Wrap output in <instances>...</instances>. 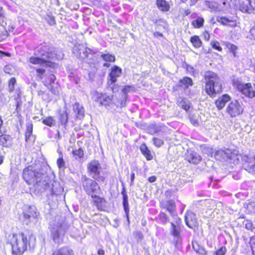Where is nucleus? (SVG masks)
<instances>
[{"label":"nucleus","instance_id":"8fccbe9b","mask_svg":"<svg viewBox=\"0 0 255 255\" xmlns=\"http://www.w3.org/2000/svg\"><path fill=\"white\" fill-rule=\"evenodd\" d=\"M227 252L225 246H222L218 249L215 253L216 255H225Z\"/></svg>","mask_w":255,"mask_h":255},{"label":"nucleus","instance_id":"338daca9","mask_svg":"<svg viewBox=\"0 0 255 255\" xmlns=\"http://www.w3.org/2000/svg\"><path fill=\"white\" fill-rule=\"evenodd\" d=\"M250 33L253 37L255 39V26L251 28L250 30Z\"/></svg>","mask_w":255,"mask_h":255},{"label":"nucleus","instance_id":"c85d7f7f","mask_svg":"<svg viewBox=\"0 0 255 255\" xmlns=\"http://www.w3.org/2000/svg\"><path fill=\"white\" fill-rule=\"evenodd\" d=\"M26 131L25 133V141L27 142L30 139L33 132V125L32 122L29 121L26 124Z\"/></svg>","mask_w":255,"mask_h":255},{"label":"nucleus","instance_id":"4468645a","mask_svg":"<svg viewBox=\"0 0 255 255\" xmlns=\"http://www.w3.org/2000/svg\"><path fill=\"white\" fill-rule=\"evenodd\" d=\"M163 208L166 209L170 215V216L174 219L179 220V218L178 217L176 212V205L175 202L172 200L167 201L163 205Z\"/></svg>","mask_w":255,"mask_h":255},{"label":"nucleus","instance_id":"f3484780","mask_svg":"<svg viewBox=\"0 0 255 255\" xmlns=\"http://www.w3.org/2000/svg\"><path fill=\"white\" fill-rule=\"evenodd\" d=\"M185 222L190 228H194L197 225L196 215L191 211H187L185 215Z\"/></svg>","mask_w":255,"mask_h":255},{"label":"nucleus","instance_id":"49530a36","mask_svg":"<svg viewBox=\"0 0 255 255\" xmlns=\"http://www.w3.org/2000/svg\"><path fill=\"white\" fill-rule=\"evenodd\" d=\"M159 218L160 221L163 223V224H166L169 222V217L167 216V215L161 212L159 214Z\"/></svg>","mask_w":255,"mask_h":255},{"label":"nucleus","instance_id":"9b49d317","mask_svg":"<svg viewBox=\"0 0 255 255\" xmlns=\"http://www.w3.org/2000/svg\"><path fill=\"white\" fill-rule=\"evenodd\" d=\"M242 105V103L237 100L232 101L227 107L226 111L231 117H236L243 113V108Z\"/></svg>","mask_w":255,"mask_h":255},{"label":"nucleus","instance_id":"a211bd4d","mask_svg":"<svg viewBox=\"0 0 255 255\" xmlns=\"http://www.w3.org/2000/svg\"><path fill=\"white\" fill-rule=\"evenodd\" d=\"M122 69L117 66H114L111 69V71L109 74L110 85L114 84L117 81V78L120 77L122 75Z\"/></svg>","mask_w":255,"mask_h":255},{"label":"nucleus","instance_id":"412c9836","mask_svg":"<svg viewBox=\"0 0 255 255\" xmlns=\"http://www.w3.org/2000/svg\"><path fill=\"white\" fill-rule=\"evenodd\" d=\"M241 92L243 94L249 98L255 97V90L252 87L251 83H248L243 86L241 89Z\"/></svg>","mask_w":255,"mask_h":255},{"label":"nucleus","instance_id":"dca6fc26","mask_svg":"<svg viewBox=\"0 0 255 255\" xmlns=\"http://www.w3.org/2000/svg\"><path fill=\"white\" fill-rule=\"evenodd\" d=\"M240 9L245 12L255 13V0H245L240 6Z\"/></svg>","mask_w":255,"mask_h":255},{"label":"nucleus","instance_id":"4d7b16f0","mask_svg":"<svg viewBox=\"0 0 255 255\" xmlns=\"http://www.w3.org/2000/svg\"><path fill=\"white\" fill-rule=\"evenodd\" d=\"M8 35V33L7 30H5L2 31L0 34V42L3 41L5 40Z\"/></svg>","mask_w":255,"mask_h":255},{"label":"nucleus","instance_id":"a878e982","mask_svg":"<svg viewBox=\"0 0 255 255\" xmlns=\"http://www.w3.org/2000/svg\"><path fill=\"white\" fill-rule=\"evenodd\" d=\"M52 255H74V253L69 248L64 247L55 251Z\"/></svg>","mask_w":255,"mask_h":255},{"label":"nucleus","instance_id":"f8f14e48","mask_svg":"<svg viewBox=\"0 0 255 255\" xmlns=\"http://www.w3.org/2000/svg\"><path fill=\"white\" fill-rule=\"evenodd\" d=\"M242 159L243 167L249 173L255 174V158L244 155Z\"/></svg>","mask_w":255,"mask_h":255},{"label":"nucleus","instance_id":"3c124183","mask_svg":"<svg viewBox=\"0 0 255 255\" xmlns=\"http://www.w3.org/2000/svg\"><path fill=\"white\" fill-rule=\"evenodd\" d=\"M37 76L42 79L45 73V70L43 68H37L35 69Z\"/></svg>","mask_w":255,"mask_h":255},{"label":"nucleus","instance_id":"bf43d9fd","mask_svg":"<svg viewBox=\"0 0 255 255\" xmlns=\"http://www.w3.org/2000/svg\"><path fill=\"white\" fill-rule=\"evenodd\" d=\"M48 89L54 95H57L58 94V90L57 87H54V85H51V86L47 87Z\"/></svg>","mask_w":255,"mask_h":255},{"label":"nucleus","instance_id":"4c0bfd02","mask_svg":"<svg viewBox=\"0 0 255 255\" xmlns=\"http://www.w3.org/2000/svg\"><path fill=\"white\" fill-rule=\"evenodd\" d=\"M11 137L9 135L2 134L0 135V144L4 147H7V142L10 141Z\"/></svg>","mask_w":255,"mask_h":255},{"label":"nucleus","instance_id":"20e7f679","mask_svg":"<svg viewBox=\"0 0 255 255\" xmlns=\"http://www.w3.org/2000/svg\"><path fill=\"white\" fill-rule=\"evenodd\" d=\"M203 76L205 92L210 97H215L222 91V84L220 77L211 71H206Z\"/></svg>","mask_w":255,"mask_h":255},{"label":"nucleus","instance_id":"f03ea898","mask_svg":"<svg viewBox=\"0 0 255 255\" xmlns=\"http://www.w3.org/2000/svg\"><path fill=\"white\" fill-rule=\"evenodd\" d=\"M23 178L29 185L34 186L35 192L41 194L50 187V179L47 174L28 167L23 171Z\"/></svg>","mask_w":255,"mask_h":255},{"label":"nucleus","instance_id":"e2e57ef3","mask_svg":"<svg viewBox=\"0 0 255 255\" xmlns=\"http://www.w3.org/2000/svg\"><path fill=\"white\" fill-rule=\"evenodd\" d=\"M4 56H10V54L8 52H3L0 50V58H2Z\"/></svg>","mask_w":255,"mask_h":255},{"label":"nucleus","instance_id":"aec40b11","mask_svg":"<svg viewBox=\"0 0 255 255\" xmlns=\"http://www.w3.org/2000/svg\"><path fill=\"white\" fill-rule=\"evenodd\" d=\"M231 154L229 150L226 151L220 149L215 151V158L218 160H226L231 158Z\"/></svg>","mask_w":255,"mask_h":255},{"label":"nucleus","instance_id":"0e129e2a","mask_svg":"<svg viewBox=\"0 0 255 255\" xmlns=\"http://www.w3.org/2000/svg\"><path fill=\"white\" fill-rule=\"evenodd\" d=\"M210 34L207 31H205L203 32V37L205 40L208 41L210 39Z\"/></svg>","mask_w":255,"mask_h":255},{"label":"nucleus","instance_id":"6e6552de","mask_svg":"<svg viewBox=\"0 0 255 255\" xmlns=\"http://www.w3.org/2000/svg\"><path fill=\"white\" fill-rule=\"evenodd\" d=\"M39 216V213L34 206H26L23 212V223L27 226L33 225Z\"/></svg>","mask_w":255,"mask_h":255},{"label":"nucleus","instance_id":"e433bc0d","mask_svg":"<svg viewBox=\"0 0 255 255\" xmlns=\"http://www.w3.org/2000/svg\"><path fill=\"white\" fill-rule=\"evenodd\" d=\"M178 106L187 111L190 108V102L186 99H181L178 102Z\"/></svg>","mask_w":255,"mask_h":255},{"label":"nucleus","instance_id":"5701e85b","mask_svg":"<svg viewBox=\"0 0 255 255\" xmlns=\"http://www.w3.org/2000/svg\"><path fill=\"white\" fill-rule=\"evenodd\" d=\"M58 124L66 128L68 121V114L65 111H59L58 115Z\"/></svg>","mask_w":255,"mask_h":255},{"label":"nucleus","instance_id":"1a4fd4ad","mask_svg":"<svg viewBox=\"0 0 255 255\" xmlns=\"http://www.w3.org/2000/svg\"><path fill=\"white\" fill-rule=\"evenodd\" d=\"M101 166L98 160L91 161L88 165L87 170L90 175L95 180L104 182L105 177L100 175Z\"/></svg>","mask_w":255,"mask_h":255},{"label":"nucleus","instance_id":"de8ad7c7","mask_svg":"<svg viewBox=\"0 0 255 255\" xmlns=\"http://www.w3.org/2000/svg\"><path fill=\"white\" fill-rule=\"evenodd\" d=\"M211 45L213 48L221 52L222 51V48L220 45V43L217 41H213L211 42Z\"/></svg>","mask_w":255,"mask_h":255},{"label":"nucleus","instance_id":"c03bdc74","mask_svg":"<svg viewBox=\"0 0 255 255\" xmlns=\"http://www.w3.org/2000/svg\"><path fill=\"white\" fill-rule=\"evenodd\" d=\"M247 210L250 214L255 213V202H251L247 205Z\"/></svg>","mask_w":255,"mask_h":255},{"label":"nucleus","instance_id":"69168bd1","mask_svg":"<svg viewBox=\"0 0 255 255\" xmlns=\"http://www.w3.org/2000/svg\"><path fill=\"white\" fill-rule=\"evenodd\" d=\"M156 177L155 176H150L148 179V181L150 183H153V182H155L156 181Z\"/></svg>","mask_w":255,"mask_h":255},{"label":"nucleus","instance_id":"393cba45","mask_svg":"<svg viewBox=\"0 0 255 255\" xmlns=\"http://www.w3.org/2000/svg\"><path fill=\"white\" fill-rule=\"evenodd\" d=\"M73 111L77 119H82L85 116V111L82 106L78 103L73 105Z\"/></svg>","mask_w":255,"mask_h":255},{"label":"nucleus","instance_id":"7c9ffc66","mask_svg":"<svg viewBox=\"0 0 255 255\" xmlns=\"http://www.w3.org/2000/svg\"><path fill=\"white\" fill-rule=\"evenodd\" d=\"M178 85L181 87L184 86V88H188L189 86L193 85V81L191 78L185 77L179 80Z\"/></svg>","mask_w":255,"mask_h":255},{"label":"nucleus","instance_id":"b1692460","mask_svg":"<svg viewBox=\"0 0 255 255\" xmlns=\"http://www.w3.org/2000/svg\"><path fill=\"white\" fill-rule=\"evenodd\" d=\"M50 182V180L49 181V183ZM50 187L47 189V190L49 189L50 191V193L53 196H62V192L63 191V189L59 185L55 183V185L52 184V187L50 188L51 185L49 184ZM46 190V189L45 190Z\"/></svg>","mask_w":255,"mask_h":255},{"label":"nucleus","instance_id":"2eb2a0df","mask_svg":"<svg viewBox=\"0 0 255 255\" xmlns=\"http://www.w3.org/2000/svg\"><path fill=\"white\" fill-rule=\"evenodd\" d=\"M123 189L121 192V194L123 195V205L125 212L126 217L127 221L129 223V208L128 202V196L126 192V187L124 184L122 183Z\"/></svg>","mask_w":255,"mask_h":255},{"label":"nucleus","instance_id":"680f3d73","mask_svg":"<svg viewBox=\"0 0 255 255\" xmlns=\"http://www.w3.org/2000/svg\"><path fill=\"white\" fill-rule=\"evenodd\" d=\"M122 98H123V99L121 100V101L120 102V105L119 106L122 108V107H126V105H127V103H126V101H127V99H124V96H122Z\"/></svg>","mask_w":255,"mask_h":255},{"label":"nucleus","instance_id":"f257e3e1","mask_svg":"<svg viewBox=\"0 0 255 255\" xmlns=\"http://www.w3.org/2000/svg\"><path fill=\"white\" fill-rule=\"evenodd\" d=\"M63 57L62 52H56L55 48L49 44H44L35 49L34 55L29 58L28 61L34 65L54 68L56 64L52 61L61 60Z\"/></svg>","mask_w":255,"mask_h":255},{"label":"nucleus","instance_id":"603ef678","mask_svg":"<svg viewBox=\"0 0 255 255\" xmlns=\"http://www.w3.org/2000/svg\"><path fill=\"white\" fill-rule=\"evenodd\" d=\"M152 141H153V144L155 145V146L158 147H160L164 143L163 140L162 139L157 137H153Z\"/></svg>","mask_w":255,"mask_h":255},{"label":"nucleus","instance_id":"473e14b6","mask_svg":"<svg viewBox=\"0 0 255 255\" xmlns=\"http://www.w3.org/2000/svg\"><path fill=\"white\" fill-rule=\"evenodd\" d=\"M55 79L56 78L53 74H50L48 76L46 75V79L42 82L46 87L51 86V85H54Z\"/></svg>","mask_w":255,"mask_h":255},{"label":"nucleus","instance_id":"c756f323","mask_svg":"<svg viewBox=\"0 0 255 255\" xmlns=\"http://www.w3.org/2000/svg\"><path fill=\"white\" fill-rule=\"evenodd\" d=\"M140 150L147 160H151L153 158L151 154L150 151L148 149L145 144H142L140 146Z\"/></svg>","mask_w":255,"mask_h":255},{"label":"nucleus","instance_id":"9d476101","mask_svg":"<svg viewBox=\"0 0 255 255\" xmlns=\"http://www.w3.org/2000/svg\"><path fill=\"white\" fill-rule=\"evenodd\" d=\"M175 223H171L170 233L174 237L173 242L175 246L177 248L182 242L180 233L181 232V219L179 220L174 219Z\"/></svg>","mask_w":255,"mask_h":255},{"label":"nucleus","instance_id":"5fc2aeb1","mask_svg":"<svg viewBox=\"0 0 255 255\" xmlns=\"http://www.w3.org/2000/svg\"><path fill=\"white\" fill-rule=\"evenodd\" d=\"M45 19L47 22L51 25H53L56 24L55 18L52 15H46Z\"/></svg>","mask_w":255,"mask_h":255},{"label":"nucleus","instance_id":"cd10ccee","mask_svg":"<svg viewBox=\"0 0 255 255\" xmlns=\"http://www.w3.org/2000/svg\"><path fill=\"white\" fill-rule=\"evenodd\" d=\"M59 157L57 160V165L60 170L64 171L66 168V163L63 159V155L61 150H58Z\"/></svg>","mask_w":255,"mask_h":255},{"label":"nucleus","instance_id":"7ed1b4c3","mask_svg":"<svg viewBox=\"0 0 255 255\" xmlns=\"http://www.w3.org/2000/svg\"><path fill=\"white\" fill-rule=\"evenodd\" d=\"M35 237L31 235L27 238L21 233L18 235H13V241L11 243L12 254L13 255H22L29 247L30 250L33 249L35 246Z\"/></svg>","mask_w":255,"mask_h":255},{"label":"nucleus","instance_id":"13d9d810","mask_svg":"<svg viewBox=\"0 0 255 255\" xmlns=\"http://www.w3.org/2000/svg\"><path fill=\"white\" fill-rule=\"evenodd\" d=\"M205 3L206 5L211 9H214L215 8L217 7L216 3L214 1L206 0Z\"/></svg>","mask_w":255,"mask_h":255},{"label":"nucleus","instance_id":"09e8293b","mask_svg":"<svg viewBox=\"0 0 255 255\" xmlns=\"http://www.w3.org/2000/svg\"><path fill=\"white\" fill-rule=\"evenodd\" d=\"M6 18L4 10L2 7L0 6V25L2 24L6 20Z\"/></svg>","mask_w":255,"mask_h":255},{"label":"nucleus","instance_id":"37998d69","mask_svg":"<svg viewBox=\"0 0 255 255\" xmlns=\"http://www.w3.org/2000/svg\"><path fill=\"white\" fill-rule=\"evenodd\" d=\"M217 21L224 25H228L230 22L232 21L231 19L223 16L217 18Z\"/></svg>","mask_w":255,"mask_h":255},{"label":"nucleus","instance_id":"79ce46f5","mask_svg":"<svg viewBox=\"0 0 255 255\" xmlns=\"http://www.w3.org/2000/svg\"><path fill=\"white\" fill-rule=\"evenodd\" d=\"M134 88L131 86L127 85L125 86L122 89V92L124 94V99H128V93L132 91Z\"/></svg>","mask_w":255,"mask_h":255},{"label":"nucleus","instance_id":"c9c22d12","mask_svg":"<svg viewBox=\"0 0 255 255\" xmlns=\"http://www.w3.org/2000/svg\"><path fill=\"white\" fill-rule=\"evenodd\" d=\"M204 19L202 17H198L195 20H193L192 25L194 28H200L203 26Z\"/></svg>","mask_w":255,"mask_h":255},{"label":"nucleus","instance_id":"6ab92c4d","mask_svg":"<svg viewBox=\"0 0 255 255\" xmlns=\"http://www.w3.org/2000/svg\"><path fill=\"white\" fill-rule=\"evenodd\" d=\"M231 99V97L228 94H224L219 97L215 101V105L219 110H222L226 104Z\"/></svg>","mask_w":255,"mask_h":255},{"label":"nucleus","instance_id":"39448f33","mask_svg":"<svg viewBox=\"0 0 255 255\" xmlns=\"http://www.w3.org/2000/svg\"><path fill=\"white\" fill-rule=\"evenodd\" d=\"M72 53L78 59L90 64H95L94 59L97 52L82 44H76L73 48Z\"/></svg>","mask_w":255,"mask_h":255},{"label":"nucleus","instance_id":"423d86ee","mask_svg":"<svg viewBox=\"0 0 255 255\" xmlns=\"http://www.w3.org/2000/svg\"><path fill=\"white\" fill-rule=\"evenodd\" d=\"M81 183L84 191L88 195L91 196L92 198H100L98 194L99 193L100 187L95 180L88 177L86 175H82Z\"/></svg>","mask_w":255,"mask_h":255},{"label":"nucleus","instance_id":"bb28decb","mask_svg":"<svg viewBox=\"0 0 255 255\" xmlns=\"http://www.w3.org/2000/svg\"><path fill=\"white\" fill-rule=\"evenodd\" d=\"M156 3L159 9L162 11H167L169 10L170 5L165 0H156Z\"/></svg>","mask_w":255,"mask_h":255},{"label":"nucleus","instance_id":"6e6d98bb","mask_svg":"<svg viewBox=\"0 0 255 255\" xmlns=\"http://www.w3.org/2000/svg\"><path fill=\"white\" fill-rule=\"evenodd\" d=\"M16 101V109L17 113H18V111L20 109V108L22 105V102L19 98V96H18L17 97L14 98Z\"/></svg>","mask_w":255,"mask_h":255},{"label":"nucleus","instance_id":"72a5a7b5","mask_svg":"<svg viewBox=\"0 0 255 255\" xmlns=\"http://www.w3.org/2000/svg\"><path fill=\"white\" fill-rule=\"evenodd\" d=\"M190 41L193 46L196 48H200L202 45V41L198 36L194 35L191 37Z\"/></svg>","mask_w":255,"mask_h":255},{"label":"nucleus","instance_id":"a18cd8bd","mask_svg":"<svg viewBox=\"0 0 255 255\" xmlns=\"http://www.w3.org/2000/svg\"><path fill=\"white\" fill-rule=\"evenodd\" d=\"M54 120L51 117H49L44 119L42 123L48 126L52 127L54 124Z\"/></svg>","mask_w":255,"mask_h":255},{"label":"nucleus","instance_id":"58836bf2","mask_svg":"<svg viewBox=\"0 0 255 255\" xmlns=\"http://www.w3.org/2000/svg\"><path fill=\"white\" fill-rule=\"evenodd\" d=\"M72 153L76 159L82 158L84 155V151L81 148H80L77 150L76 149L73 150Z\"/></svg>","mask_w":255,"mask_h":255},{"label":"nucleus","instance_id":"774afa93","mask_svg":"<svg viewBox=\"0 0 255 255\" xmlns=\"http://www.w3.org/2000/svg\"><path fill=\"white\" fill-rule=\"evenodd\" d=\"M112 85H113V84ZM111 88L113 93H116L118 91V87L115 84V83L113 84V86L111 87Z\"/></svg>","mask_w":255,"mask_h":255},{"label":"nucleus","instance_id":"a19ab883","mask_svg":"<svg viewBox=\"0 0 255 255\" xmlns=\"http://www.w3.org/2000/svg\"><path fill=\"white\" fill-rule=\"evenodd\" d=\"M226 47L230 50V51L233 53L234 56L236 57V51L237 49V47L235 45H234L230 42L226 43Z\"/></svg>","mask_w":255,"mask_h":255},{"label":"nucleus","instance_id":"864d4df0","mask_svg":"<svg viewBox=\"0 0 255 255\" xmlns=\"http://www.w3.org/2000/svg\"><path fill=\"white\" fill-rule=\"evenodd\" d=\"M243 225L245 228L249 230H253V224L251 220H246L243 222Z\"/></svg>","mask_w":255,"mask_h":255},{"label":"nucleus","instance_id":"f704fd0d","mask_svg":"<svg viewBox=\"0 0 255 255\" xmlns=\"http://www.w3.org/2000/svg\"><path fill=\"white\" fill-rule=\"evenodd\" d=\"M100 54L101 58L106 62H113L115 61V56L114 55L111 54L109 53L104 54L100 52Z\"/></svg>","mask_w":255,"mask_h":255},{"label":"nucleus","instance_id":"ea45409f","mask_svg":"<svg viewBox=\"0 0 255 255\" xmlns=\"http://www.w3.org/2000/svg\"><path fill=\"white\" fill-rule=\"evenodd\" d=\"M16 80L14 77L10 79L8 81V90L9 92L11 93L14 90V86L16 84Z\"/></svg>","mask_w":255,"mask_h":255},{"label":"nucleus","instance_id":"4be33fe9","mask_svg":"<svg viewBox=\"0 0 255 255\" xmlns=\"http://www.w3.org/2000/svg\"><path fill=\"white\" fill-rule=\"evenodd\" d=\"M186 159L190 163L197 164L201 160V156L196 152H188L186 156Z\"/></svg>","mask_w":255,"mask_h":255},{"label":"nucleus","instance_id":"0eeeda50","mask_svg":"<svg viewBox=\"0 0 255 255\" xmlns=\"http://www.w3.org/2000/svg\"><path fill=\"white\" fill-rule=\"evenodd\" d=\"M69 226L62 219L60 222L53 225L50 230L51 236L55 243L59 244L63 241V237Z\"/></svg>","mask_w":255,"mask_h":255},{"label":"nucleus","instance_id":"052dcab7","mask_svg":"<svg viewBox=\"0 0 255 255\" xmlns=\"http://www.w3.org/2000/svg\"><path fill=\"white\" fill-rule=\"evenodd\" d=\"M4 71L6 73L10 74L12 72L11 67L10 65H6L4 67Z\"/></svg>","mask_w":255,"mask_h":255},{"label":"nucleus","instance_id":"ddd939ff","mask_svg":"<svg viewBox=\"0 0 255 255\" xmlns=\"http://www.w3.org/2000/svg\"><path fill=\"white\" fill-rule=\"evenodd\" d=\"M114 98L113 95H107L96 93L94 96L95 100L99 102L100 106H109L112 104Z\"/></svg>","mask_w":255,"mask_h":255},{"label":"nucleus","instance_id":"2f4dec72","mask_svg":"<svg viewBox=\"0 0 255 255\" xmlns=\"http://www.w3.org/2000/svg\"><path fill=\"white\" fill-rule=\"evenodd\" d=\"M192 247L194 250L201 255H206L207 252L205 248L200 246L197 242L193 243Z\"/></svg>","mask_w":255,"mask_h":255}]
</instances>
